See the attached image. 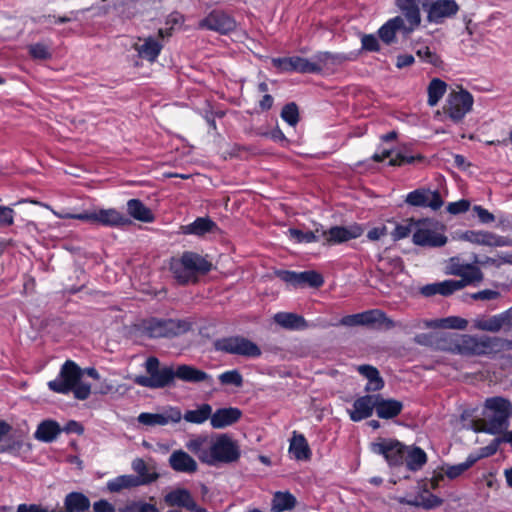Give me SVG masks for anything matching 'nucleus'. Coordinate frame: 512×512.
<instances>
[{
    "label": "nucleus",
    "mask_w": 512,
    "mask_h": 512,
    "mask_svg": "<svg viewBox=\"0 0 512 512\" xmlns=\"http://www.w3.org/2000/svg\"><path fill=\"white\" fill-rule=\"evenodd\" d=\"M145 369L148 375L136 376L134 383L150 389L174 386L176 378L188 383H212V377L203 370L187 364L178 365L176 369L172 366L160 367V361L155 356L146 360Z\"/></svg>",
    "instance_id": "1"
},
{
    "label": "nucleus",
    "mask_w": 512,
    "mask_h": 512,
    "mask_svg": "<svg viewBox=\"0 0 512 512\" xmlns=\"http://www.w3.org/2000/svg\"><path fill=\"white\" fill-rule=\"evenodd\" d=\"M313 60L300 56L272 58V64L278 72L301 73V74H320L329 61L341 62L346 57L334 55L330 52H320L313 56Z\"/></svg>",
    "instance_id": "2"
},
{
    "label": "nucleus",
    "mask_w": 512,
    "mask_h": 512,
    "mask_svg": "<svg viewBox=\"0 0 512 512\" xmlns=\"http://www.w3.org/2000/svg\"><path fill=\"white\" fill-rule=\"evenodd\" d=\"M485 409L491 411L492 415L475 422L476 432L497 435L508 428L509 418L512 416V404L508 399L501 396L487 398Z\"/></svg>",
    "instance_id": "3"
},
{
    "label": "nucleus",
    "mask_w": 512,
    "mask_h": 512,
    "mask_svg": "<svg viewBox=\"0 0 512 512\" xmlns=\"http://www.w3.org/2000/svg\"><path fill=\"white\" fill-rule=\"evenodd\" d=\"M212 264L196 252L184 251L179 258H172L170 271L181 285L196 283L199 275L211 271Z\"/></svg>",
    "instance_id": "4"
},
{
    "label": "nucleus",
    "mask_w": 512,
    "mask_h": 512,
    "mask_svg": "<svg viewBox=\"0 0 512 512\" xmlns=\"http://www.w3.org/2000/svg\"><path fill=\"white\" fill-rule=\"evenodd\" d=\"M445 230V225L434 218H419L416 222V229L412 234V242L420 247H443L448 241Z\"/></svg>",
    "instance_id": "5"
},
{
    "label": "nucleus",
    "mask_w": 512,
    "mask_h": 512,
    "mask_svg": "<svg viewBox=\"0 0 512 512\" xmlns=\"http://www.w3.org/2000/svg\"><path fill=\"white\" fill-rule=\"evenodd\" d=\"M142 332L149 338H173L192 329V322L187 319H160L150 317L141 322Z\"/></svg>",
    "instance_id": "6"
},
{
    "label": "nucleus",
    "mask_w": 512,
    "mask_h": 512,
    "mask_svg": "<svg viewBox=\"0 0 512 512\" xmlns=\"http://www.w3.org/2000/svg\"><path fill=\"white\" fill-rule=\"evenodd\" d=\"M70 218L112 228H122L132 224V221L128 216L119 212L115 208H102L91 212L85 211L78 214H72L70 215Z\"/></svg>",
    "instance_id": "7"
},
{
    "label": "nucleus",
    "mask_w": 512,
    "mask_h": 512,
    "mask_svg": "<svg viewBox=\"0 0 512 512\" xmlns=\"http://www.w3.org/2000/svg\"><path fill=\"white\" fill-rule=\"evenodd\" d=\"M211 449L209 466L236 462L241 455L237 442L226 433L213 436Z\"/></svg>",
    "instance_id": "8"
},
{
    "label": "nucleus",
    "mask_w": 512,
    "mask_h": 512,
    "mask_svg": "<svg viewBox=\"0 0 512 512\" xmlns=\"http://www.w3.org/2000/svg\"><path fill=\"white\" fill-rule=\"evenodd\" d=\"M340 324L347 327L367 326L385 329H391L395 326L394 321L380 309L346 315L340 319Z\"/></svg>",
    "instance_id": "9"
},
{
    "label": "nucleus",
    "mask_w": 512,
    "mask_h": 512,
    "mask_svg": "<svg viewBox=\"0 0 512 512\" xmlns=\"http://www.w3.org/2000/svg\"><path fill=\"white\" fill-rule=\"evenodd\" d=\"M447 274L459 276L460 280H452V282L458 284L455 286V290L458 291L468 285L478 283L483 279V273L481 269L470 263H464L460 257H451L447 264Z\"/></svg>",
    "instance_id": "10"
},
{
    "label": "nucleus",
    "mask_w": 512,
    "mask_h": 512,
    "mask_svg": "<svg viewBox=\"0 0 512 512\" xmlns=\"http://www.w3.org/2000/svg\"><path fill=\"white\" fill-rule=\"evenodd\" d=\"M473 103V96L467 90L452 91L446 99L443 111L454 123H458L472 110Z\"/></svg>",
    "instance_id": "11"
},
{
    "label": "nucleus",
    "mask_w": 512,
    "mask_h": 512,
    "mask_svg": "<svg viewBox=\"0 0 512 512\" xmlns=\"http://www.w3.org/2000/svg\"><path fill=\"white\" fill-rule=\"evenodd\" d=\"M506 340L499 337H483L477 339L467 336L463 339L459 349L462 353L469 355H486L499 352L506 344Z\"/></svg>",
    "instance_id": "12"
},
{
    "label": "nucleus",
    "mask_w": 512,
    "mask_h": 512,
    "mask_svg": "<svg viewBox=\"0 0 512 512\" xmlns=\"http://www.w3.org/2000/svg\"><path fill=\"white\" fill-rule=\"evenodd\" d=\"M214 349L218 352L240 355L255 356L256 343L242 336H228L218 338L213 343Z\"/></svg>",
    "instance_id": "13"
},
{
    "label": "nucleus",
    "mask_w": 512,
    "mask_h": 512,
    "mask_svg": "<svg viewBox=\"0 0 512 512\" xmlns=\"http://www.w3.org/2000/svg\"><path fill=\"white\" fill-rule=\"evenodd\" d=\"M274 274L277 278L295 288L305 286L319 288L324 284L323 276L319 272L314 270H308L303 272H296L290 270H276Z\"/></svg>",
    "instance_id": "14"
},
{
    "label": "nucleus",
    "mask_w": 512,
    "mask_h": 512,
    "mask_svg": "<svg viewBox=\"0 0 512 512\" xmlns=\"http://www.w3.org/2000/svg\"><path fill=\"white\" fill-rule=\"evenodd\" d=\"M82 377L80 367L73 361L67 360L60 371V379L48 382L50 390L56 393L68 394Z\"/></svg>",
    "instance_id": "15"
},
{
    "label": "nucleus",
    "mask_w": 512,
    "mask_h": 512,
    "mask_svg": "<svg viewBox=\"0 0 512 512\" xmlns=\"http://www.w3.org/2000/svg\"><path fill=\"white\" fill-rule=\"evenodd\" d=\"M373 451L383 455L390 466H401L406 456V446L398 440L383 439L373 444Z\"/></svg>",
    "instance_id": "16"
},
{
    "label": "nucleus",
    "mask_w": 512,
    "mask_h": 512,
    "mask_svg": "<svg viewBox=\"0 0 512 512\" xmlns=\"http://www.w3.org/2000/svg\"><path fill=\"white\" fill-rule=\"evenodd\" d=\"M405 202L413 207H429L432 210H439L444 201L438 190L419 188L409 192L406 195Z\"/></svg>",
    "instance_id": "17"
},
{
    "label": "nucleus",
    "mask_w": 512,
    "mask_h": 512,
    "mask_svg": "<svg viewBox=\"0 0 512 512\" xmlns=\"http://www.w3.org/2000/svg\"><path fill=\"white\" fill-rule=\"evenodd\" d=\"M199 27L221 34H227L235 29L236 21L231 15L222 10H213L205 18L200 20Z\"/></svg>",
    "instance_id": "18"
},
{
    "label": "nucleus",
    "mask_w": 512,
    "mask_h": 512,
    "mask_svg": "<svg viewBox=\"0 0 512 512\" xmlns=\"http://www.w3.org/2000/svg\"><path fill=\"white\" fill-rule=\"evenodd\" d=\"M363 233L361 226L355 224L349 227L332 226L328 230H321V237L328 245H336L360 237Z\"/></svg>",
    "instance_id": "19"
},
{
    "label": "nucleus",
    "mask_w": 512,
    "mask_h": 512,
    "mask_svg": "<svg viewBox=\"0 0 512 512\" xmlns=\"http://www.w3.org/2000/svg\"><path fill=\"white\" fill-rule=\"evenodd\" d=\"M182 419V414L179 408L170 407L163 413H148L142 412L137 417L140 424L154 427L165 426L169 423H178Z\"/></svg>",
    "instance_id": "20"
},
{
    "label": "nucleus",
    "mask_w": 512,
    "mask_h": 512,
    "mask_svg": "<svg viewBox=\"0 0 512 512\" xmlns=\"http://www.w3.org/2000/svg\"><path fill=\"white\" fill-rule=\"evenodd\" d=\"M391 156L392 150L384 149L380 153H374L371 158L375 162H383L385 159L389 158L388 164L390 166H404L415 163H423L426 160L424 155L420 153L413 155L410 154L407 150L398 151L393 157Z\"/></svg>",
    "instance_id": "21"
},
{
    "label": "nucleus",
    "mask_w": 512,
    "mask_h": 512,
    "mask_svg": "<svg viewBox=\"0 0 512 512\" xmlns=\"http://www.w3.org/2000/svg\"><path fill=\"white\" fill-rule=\"evenodd\" d=\"M163 48V42L152 36L139 37V42L133 45V49L138 53V56L150 63L157 60Z\"/></svg>",
    "instance_id": "22"
},
{
    "label": "nucleus",
    "mask_w": 512,
    "mask_h": 512,
    "mask_svg": "<svg viewBox=\"0 0 512 512\" xmlns=\"http://www.w3.org/2000/svg\"><path fill=\"white\" fill-rule=\"evenodd\" d=\"M377 401V394L360 396L353 402V410L349 411L350 419L359 422L372 416Z\"/></svg>",
    "instance_id": "23"
},
{
    "label": "nucleus",
    "mask_w": 512,
    "mask_h": 512,
    "mask_svg": "<svg viewBox=\"0 0 512 512\" xmlns=\"http://www.w3.org/2000/svg\"><path fill=\"white\" fill-rule=\"evenodd\" d=\"M213 436L198 435L186 443V448L194 454L201 463L209 465Z\"/></svg>",
    "instance_id": "24"
},
{
    "label": "nucleus",
    "mask_w": 512,
    "mask_h": 512,
    "mask_svg": "<svg viewBox=\"0 0 512 512\" xmlns=\"http://www.w3.org/2000/svg\"><path fill=\"white\" fill-rule=\"evenodd\" d=\"M403 402L394 398H384L377 393L375 412L378 418L390 420L398 417L403 411Z\"/></svg>",
    "instance_id": "25"
},
{
    "label": "nucleus",
    "mask_w": 512,
    "mask_h": 512,
    "mask_svg": "<svg viewBox=\"0 0 512 512\" xmlns=\"http://www.w3.org/2000/svg\"><path fill=\"white\" fill-rule=\"evenodd\" d=\"M462 239L473 244L486 246H507L508 239L503 236H497L488 231L467 230L462 234Z\"/></svg>",
    "instance_id": "26"
},
{
    "label": "nucleus",
    "mask_w": 512,
    "mask_h": 512,
    "mask_svg": "<svg viewBox=\"0 0 512 512\" xmlns=\"http://www.w3.org/2000/svg\"><path fill=\"white\" fill-rule=\"evenodd\" d=\"M242 417V411L237 407H224L212 412L211 426L223 429L237 423Z\"/></svg>",
    "instance_id": "27"
},
{
    "label": "nucleus",
    "mask_w": 512,
    "mask_h": 512,
    "mask_svg": "<svg viewBox=\"0 0 512 512\" xmlns=\"http://www.w3.org/2000/svg\"><path fill=\"white\" fill-rule=\"evenodd\" d=\"M169 465L174 471L180 473L193 474L198 470V464L195 459L181 449L171 453Z\"/></svg>",
    "instance_id": "28"
},
{
    "label": "nucleus",
    "mask_w": 512,
    "mask_h": 512,
    "mask_svg": "<svg viewBox=\"0 0 512 512\" xmlns=\"http://www.w3.org/2000/svg\"><path fill=\"white\" fill-rule=\"evenodd\" d=\"M428 7V21L436 24L442 23L447 17L455 15L459 7L457 2H430Z\"/></svg>",
    "instance_id": "29"
},
{
    "label": "nucleus",
    "mask_w": 512,
    "mask_h": 512,
    "mask_svg": "<svg viewBox=\"0 0 512 512\" xmlns=\"http://www.w3.org/2000/svg\"><path fill=\"white\" fill-rule=\"evenodd\" d=\"M401 32L405 35V23L402 16H396L392 19H389L385 24H383L379 30L378 35L379 38L386 44L391 45L396 40V34Z\"/></svg>",
    "instance_id": "30"
},
{
    "label": "nucleus",
    "mask_w": 512,
    "mask_h": 512,
    "mask_svg": "<svg viewBox=\"0 0 512 512\" xmlns=\"http://www.w3.org/2000/svg\"><path fill=\"white\" fill-rule=\"evenodd\" d=\"M357 371L367 379V383L364 388L365 392L374 393L384 388L385 382L376 367L369 364H363L357 367Z\"/></svg>",
    "instance_id": "31"
},
{
    "label": "nucleus",
    "mask_w": 512,
    "mask_h": 512,
    "mask_svg": "<svg viewBox=\"0 0 512 512\" xmlns=\"http://www.w3.org/2000/svg\"><path fill=\"white\" fill-rule=\"evenodd\" d=\"M273 320L280 327L290 331L304 330L308 327L305 318L293 312H278L273 316Z\"/></svg>",
    "instance_id": "32"
},
{
    "label": "nucleus",
    "mask_w": 512,
    "mask_h": 512,
    "mask_svg": "<svg viewBox=\"0 0 512 512\" xmlns=\"http://www.w3.org/2000/svg\"><path fill=\"white\" fill-rule=\"evenodd\" d=\"M289 453L298 461H308L311 459L312 451L303 434L293 431Z\"/></svg>",
    "instance_id": "33"
},
{
    "label": "nucleus",
    "mask_w": 512,
    "mask_h": 512,
    "mask_svg": "<svg viewBox=\"0 0 512 512\" xmlns=\"http://www.w3.org/2000/svg\"><path fill=\"white\" fill-rule=\"evenodd\" d=\"M400 9L404 17L405 24V35H409L413 32L421 22L420 8L418 2H398Z\"/></svg>",
    "instance_id": "34"
},
{
    "label": "nucleus",
    "mask_w": 512,
    "mask_h": 512,
    "mask_svg": "<svg viewBox=\"0 0 512 512\" xmlns=\"http://www.w3.org/2000/svg\"><path fill=\"white\" fill-rule=\"evenodd\" d=\"M165 503L168 506L183 507L185 509H193L196 502L189 490L185 488H176L165 495Z\"/></svg>",
    "instance_id": "35"
},
{
    "label": "nucleus",
    "mask_w": 512,
    "mask_h": 512,
    "mask_svg": "<svg viewBox=\"0 0 512 512\" xmlns=\"http://www.w3.org/2000/svg\"><path fill=\"white\" fill-rule=\"evenodd\" d=\"M401 503H405L409 506L423 508L426 510H432L442 505L443 499L437 495L429 492L428 489H424L421 493L416 495L413 499L401 500Z\"/></svg>",
    "instance_id": "36"
},
{
    "label": "nucleus",
    "mask_w": 512,
    "mask_h": 512,
    "mask_svg": "<svg viewBox=\"0 0 512 512\" xmlns=\"http://www.w3.org/2000/svg\"><path fill=\"white\" fill-rule=\"evenodd\" d=\"M62 432L59 423L52 419H46L38 425L34 437L44 443H51Z\"/></svg>",
    "instance_id": "37"
},
{
    "label": "nucleus",
    "mask_w": 512,
    "mask_h": 512,
    "mask_svg": "<svg viewBox=\"0 0 512 512\" xmlns=\"http://www.w3.org/2000/svg\"><path fill=\"white\" fill-rule=\"evenodd\" d=\"M89 498L81 492H70L64 499V510L55 512H86L90 509Z\"/></svg>",
    "instance_id": "38"
},
{
    "label": "nucleus",
    "mask_w": 512,
    "mask_h": 512,
    "mask_svg": "<svg viewBox=\"0 0 512 512\" xmlns=\"http://www.w3.org/2000/svg\"><path fill=\"white\" fill-rule=\"evenodd\" d=\"M183 234L203 236L217 229V224L209 217H198L192 223L181 227Z\"/></svg>",
    "instance_id": "39"
},
{
    "label": "nucleus",
    "mask_w": 512,
    "mask_h": 512,
    "mask_svg": "<svg viewBox=\"0 0 512 512\" xmlns=\"http://www.w3.org/2000/svg\"><path fill=\"white\" fill-rule=\"evenodd\" d=\"M127 212L132 218L144 223H151L155 220L152 210L144 205L140 199L128 200Z\"/></svg>",
    "instance_id": "40"
},
{
    "label": "nucleus",
    "mask_w": 512,
    "mask_h": 512,
    "mask_svg": "<svg viewBox=\"0 0 512 512\" xmlns=\"http://www.w3.org/2000/svg\"><path fill=\"white\" fill-rule=\"evenodd\" d=\"M297 505L296 497L289 491H276L271 500L272 512L293 510Z\"/></svg>",
    "instance_id": "41"
},
{
    "label": "nucleus",
    "mask_w": 512,
    "mask_h": 512,
    "mask_svg": "<svg viewBox=\"0 0 512 512\" xmlns=\"http://www.w3.org/2000/svg\"><path fill=\"white\" fill-rule=\"evenodd\" d=\"M504 326L512 327V313H510V308L501 314L481 321L478 325L480 329L490 332H497Z\"/></svg>",
    "instance_id": "42"
},
{
    "label": "nucleus",
    "mask_w": 512,
    "mask_h": 512,
    "mask_svg": "<svg viewBox=\"0 0 512 512\" xmlns=\"http://www.w3.org/2000/svg\"><path fill=\"white\" fill-rule=\"evenodd\" d=\"M457 285L458 284L452 282V280H444L442 282L430 283L421 287L420 293L425 297H431L436 294H440L442 296H449L456 291L455 286Z\"/></svg>",
    "instance_id": "43"
},
{
    "label": "nucleus",
    "mask_w": 512,
    "mask_h": 512,
    "mask_svg": "<svg viewBox=\"0 0 512 512\" xmlns=\"http://www.w3.org/2000/svg\"><path fill=\"white\" fill-rule=\"evenodd\" d=\"M186 422L202 424L212 417L211 405L204 403L195 410H187L182 416Z\"/></svg>",
    "instance_id": "44"
},
{
    "label": "nucleus",
    "mask_w": 512,
    "mask_h": 512,
    "mask_svg": "<svg viewBox=\"0 0 512 512\" xmlns=\"http://www.w3.org/2000/svg\"><path fill=\"white\" fill-rule=\"evenodd\" d=\"M407 468L411 471L421 469L427 462V455L420 447H413L410 451L406 450L405 460Z\"/></svg>",
    "instance_id": "45"
},
{
    "label": "nucleus",
    "mask_w": 512,
    "mask_h": 512,
    "mask_svg": "<svg viewBox=\"0 0 512 512\" xmlns=\"http://www.w3.org/2000/svg\"><path fill=\"white\" fill-rule=\"evenodd\" d=\"M317 227L315 231H302L297 228H290L288 234L290 239L296 243H314L318 242L321 237L322 226Z\"/></svg>",
    "instance_id": "46"
},
{
    "label": "nucleus",
    "mask_w": 512,
    "mask_h": 512,
    "mask_svg": "<svg viewBox=\"0 0 512 512\" xmlns=\"http://www.w3.org/2000/svg\"><path fill=\"white\" fill-rule=\"evenodd\" d=\"M447 90V84L439 78H434L428 85V105L433 107L438 104L440 99L444 96Z\"/></svg>",
    "instance_id": "47"
},
{
    "label": "nucleus",
    "mask_w": 512,
    "mask_h": 512,
    "mask_svg": "<svg viewBox=\"0 0 512 512\" xmlns=\"http://www.w3.org/2000/svg\"><path fill=\"white\" fill-rule=\"evenodd\" d=\"M141 485V481L134 475H121L112 480L107 484L109 491L120 492L123 489L137 487Z\"/></svg>",
    "instance_id": "48"
},
{
    "label": "nucleus",
    "mask_w": 512,
    "mask_h": 512,
    "mask_svg": "<svg viewBox=\"0 0 512 512\" xmlns=\"http://www.w3.org/2000/svg\"><path fill=\"white\" fill-rule=\"evenodd\" d=\"M480 458L481 456H475V454H470L464 462L448 466L445 471V475L449 479H456L459 476H461L465 471L470 469Z\"/></svg>",
    "instance_id": "49"
},
{
    "label": "nucleus",
    "mask_w": 512,
    "mask_h": 512,
    "mask_svg": "<svg viewBox=\"0 0 512 512\" xmlns=\"http://www.w3.org/2000/svg\"><path fill=\"white\" fill-rule=\"evenodd\" d=\"M133 470L137 473V478H139V481H141L142 484H150L157 480L158 474L153 472L150 473L148 466L146 462L141 459L137 458L132 463Z\"/></svg>",
    "instance_id": "50"
},
{
    "label": "nucleus",
    "mask_w": 512,
    "mask_h": 512,
    "mask_svg": "<svg viewBox=\"0 0 512 512\" xmlns=\"http://www.w3.org/2000/svg\"><path fill=\"white\" fill-rule=\"evenodd\" d=\"M415 53L422 62L434 67L439 68L443 64L441 57L434 50L430 49L429 46L420 45L415 48Z\"/></svg>",
    "instance_id": "51"
},
{
    "label": "nucleus",
    "mask_w": 512,
    "mask_h": 512,
    "mask_svg": "<svg viewBox=\"0 0 512 512\" xmlns=\"http://www.w3.org/2000/svg\"><path fill=\"white\" fill-rule=\"evenodd\" d=\"M428 325L431 327H435V328H449V329L463 330L467 327L468 321L466 319L458 317V316H451V317H447V318L433 320Z\"/></svg>",
    "instance_id": "52"
},
{
    "label": "nucleus",
    "mask_w": 512,
    "mask_h": 512,
    "mask_svg": "<svg viewBox=\"0 0 512 512\" xmlns=\"http://www.w3.org/2000/svg\"><path fill=\"white\" fill-rule=\"evenodd\" d=\"M417 219L415 218H407L403 220L401 223L396 224L394 230L391 235L394 240H401L407 238L412 232L414 233L416 229Z\"/></svg>",
    "instance_id": "53"
},
{
    "label": "nucleus",
    "mask_w": 512,
    "mask_h": 512,
    "mask_svg": "<svg viewBox=\"0 0 512 512\" xmlns=\"http://www.w3.org/2000/svg\"><path fill=\"white\" fill-rule=\"evenodd\" d=\"M283 121L290 126H296L300 120L299 109L295 102H289L283 106L280 114Z\"/></svg>",
    "instance_id": "54"
},
{
    "label": "nucleus",
    "mask_w": 512,
    "mask_h": 512,
    "mask_svg": "<svg viewBox=\"0 0 512 512\" xmlns=\"http://www.w3.org/2000/svg\"><path fill=\"white\" fill-rule=\"evenodd\" d=\"M218 380L223 386H234L239 388L243 385V377L241 373L236 369L221 373L218 376Z\"/></svg>",
    "instance_id": "55"
},
{
    "label": "nucleus",
    "mask_w": 512,
    "mask_h": 512,
    "mask_svg": "<svg viewBox=\"0 0 512 512\" xmlns=\"http://www.w3.org/2000/svg\"><path fill=\"white\" fill-rule=\"evenodd\" d=\"M119 512H159V510L154 504L143 501H134L120 509Z\"/></svg>",
    "instance_id": "56"
},
{
    "label": "nucleus",
    "mask_w": 512,
    "mask_h": 512,
    "mask_svg": "<svg viewBox=\"0 0 512 512\" xmlns=\"http://www.w3.org/2000/svg\"><path fill=\"white\" fill-rule=\"evenodd\" d=\"M31 58L36 60H48L51 58V53L48 47L43 43H35L28 48Z\"/></svg>",
    "instance_id": "57"
},
{
    "label": "nucleus",
    "mask_w": 512,
    "mask_h": 512,
    "mask_svg": "<svg viewBox=\"0 0 512 512\" xmlns=\"http://www.w3.org/2000/svg\"><path fill=\"white\" fill-rule=\"evenodd\" d=\"M260 136L262 138H269L272 141L279 143L282 147H286L289 144V140L278 126L270 132L261 133Z\"/></svg>",
    "instance_id": "58"
},
{
    "label": "nucleus",
    "mask_w": 512,
    "mask_h": 512,
    "mask_svg": "<svg viewBox=\"0 0 512 512\" xmlns=\"http://www.w3.org/2000/svg\"><path fill=\"white\" fill-rule=\"evenodd\" d=\"M14 217L15 211L11 207L0 205V228L12 226Z\"/></svg>",
    "instance_id": "59"
},
{
    "label": "nucleus",
    "mask_w": 512,
    "mask_h": 512,
    "mask_svg": "<svg viewBox=\"0 0 512 512\" xmlns=\"http://www.w3.org/2000/svg\"><path fill=\"white\" fill-rule=\"evenodd\" d=\"M470 201L467 200V199H460L458 201H455V202H450L448 205H447V211L452 214V215H458V214H461V213H465L469 210L470 208Z\"/></svg>",
    "instance_id": "60"
},
{
    "label": "nucleus",
    "mask_w": 512,
    "mask_h": 512,
    "mask_svg": "<svg viewBox=\"0 0 512 512\" xmlns=\"http://www.w3.org/2000/svg\"><path fill=\"white\" fill-rule=\"evenodd\" d=\"M362 49L369 52H379L380 44L373 34H365L361 39Z\"/></svg>",
    "instance_id": "61"
},
{
    "label": "nucleus",
    "mask_w": 512,
    "mask_h": 512,
    "mask_svg": "<svg viewBox=\"0 0 512 512\" xmlns=\"http://www.w3.org/2000/svg\"><path fill=\"white\" fill-rule=\"evenodd\" d=\"M71 392L74 393V397L78 400H86L91 393V387L89 384L82 383L81 380L75 384Z\"/></svg>",
    "instance_id": "62"
},
{
    "label": "nucleus",
    "mask_w": 512,
    "mask_h": 512,
    "mask_svg": "<svg viewBox=\"0 0 512 512\" xmlns=\"http://www.w3.org/2000/svg\"><path fill=\"white\" fill-rule=\"evenodd\" d=\"M473 211L477 214L480 222L483 224H488L495 220V216L480 205H475L473 207Z\"/></svg>",
    "instance_id": "63"
},
{
    "label": "nucleus",
    "mask_w": 512,
    "mask_h": 512,
    "mask_svg": "<svg viewBox=\"0 0 512 512\" xmlns=\"http://www.w3.org/2000/svg\"><path fill=\"white\" fill-rule=\"evenodd\" d=\"M17 512H55V510H48L39 504H20L17 507Z\"/></svg>",
    "instance_id": "64"
}]
</instances>
